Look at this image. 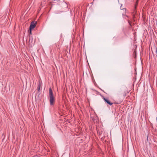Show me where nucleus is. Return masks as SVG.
<instances>
[{
    "instance_id": "obj_1",
    "label": "nucleus",
    "mask_w": 157,
    "mask_h": 157,
    "mask_svg": "<svg viewBox=\"0 0 157 157\" xmlns=\"http://www.w3.org/2000/svg\"><path fill=\"white\" fill-rule=\"evenodd\" d=\"M49 95L50 104L52 105L54 104L55 102V99L52 89L51 87L49 88Z\"/></svg>"
},
{
    "instance_id": "obj_2",
    "label": "nucleus",
    "mask_w": 157,
    "mask_h": 157,
    "mask_svg": "<svg viewBox=\"0 0 157 157\" xmlns=\"http://www.w3.org/2000/svg\"><path fill=\"white\" fill-rule=\"evenodd\" d=\"M36 22L32 21L29 27V29L30 30V33H31V30L33 29L36 26Z\"/></svg>"
},
{
    "instance_id": "obj_3",
    "label": "nucleus",
    "mask_w": 157,
    "mask_h": 157,
    "mask_svg": "<svg viewBox=\"0 0 157 157\" xmlns=\"http://www.w3.org/2000/svg\"><path fill=\"white\" fill-rule=\"evenodd\" d=\"M103 99L105 102H106L109 105H111L113 104V103L110 102L108 99L105 98L104 97H103Z\"/></svg>"
},
{
    "instance_id": "obj_4",
    "label": "nucleus",
    "mask_w": 157,
    "mask_h": 157,
    "mask_svg": "<svg viewBox=\"0 0 157 157\" xmlns=\"http://www.w3.org/2000/svg\"><path fill=\"white\" fill-rule=\"evenodd\" d=\"M29 40L30 42L32 43L33 41V39L32 37H30Z\"/></svg>"
},
{
    "instance_id": "obj_5",
    "label": "nucleus",
    "mask_w": 157,
    "mask_h": 157,
    "mask_svg": "<svg viewBox=\"0 0 157 157\" xmlns=\"http://www.w3.org/2000/svg\"><path fill=\"white\" fill-rule=\"evenodd\" d=\"M155 52H156V53L157 54V48L156 49Z\"/></svg>"
},
{
    "instance_id": "obj_6",
    "label": "nucleus",
    "mask_w": 157,
    "mask_h": 157,
    "mask_svg": "<svg viewBox=\"0 0 157 157\" xmlns=\"http://www.w3.org/2000/svg\"><path fill=\"white\" fill-rule=\"evenodd\" d=\"M40 89V87H39V88H38V90H39Z\"/></svg>"
}]
</instances>
